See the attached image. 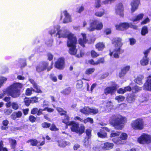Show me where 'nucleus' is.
Listing matches in <instances>:
<instances>
[{"instance_id": "62", "label": "nucleus", "mask_w": 151, "mask_h": 151, "mask_svg": "<svg viewBox=\"0 0 151 151\" xmlns=\"http://www.w3.org/2000/svg\"><path fill=\"white\" fill-rule=\"evenodd\" d=\"M29 119L30 122H33L35 121L36 118L33 116L31 115L29 117Z\"/></svg>"}, {"instance_id": "59", "label": "nucleus", "mask_w": 151, "mask_h": 151, "mask_svg": "<svg viewBox=\"0 0 151 151\" xmlns=\"http://www.w3.org/2000/svg\"><path fill=\"white\" fill-rule=\"evenodd\" d=\"M104 58H101L98 59L96 62V65H98L100 63H103L104 62Z\"/></svg>"}, {"instance_id": "56", "label": "nucleus", "mask_w": 151, "mask_h": 151, "mask_svg": "<svg viewBox=\"0 0 151 151\" xmlns=\"http://www.w3.org/2000/svg\"><path fill=\"white\" fill-rule=\"evenodd\" d=\"M91 54L92 57L93 58H96L99 56V54H98L94 50H92L91 52Z\"/></svg>"}, {"instance_id": "4", "label": "nucleus", "mask_w": 151, "mask_h": 151, "mask_svg": "<svg viewBox=\"0 0 151 151\" xmlns=\"http://www.w3.org/2000/svg\"><path fill=\"white\" fill-rule=\"evenodd\" d=\"M121 41L122 39L120 38L116 37L113 39L112 42L115 46V48L112 52L110 51V55L111 56L113 55L114 58H118L119 55L124 52V50L121 48L122 45Z\"/></svg>"}, {"instance_id": "44", "label": "nucleus", "mask_w": 151, "mask_h": 151, "mask_svg": "<svg viewBox=\"0 0 151 151\" xmlns=\"http://www.w3.org/2000/svg\"><path fill=\"white\" fill-rule=\"evenodd\" d=\"M83 86V82L81 80H79L77 82L76 87L78 89L81 88Z\"/></svg>"}, {"instance_id": "63", "label": "nucleus", "mask_w": 151, "mask_h": 151, "mask_svg": "<svg viewBox=\"0 0 151 151\" xmlns=\"http://www.w3.org/2000/svg\"><path fill=\"white\" fill-rule=\"evenodd\" d=\"M31 103H34L37 101L38 99L36 97H34L30 99Z\"/></svg>"}, {"instance_id": "50", "label": "nucleus", "mask_w": 151, "mask_h": 151, "mask_svg": "<svg viewBox=\"0 0 151 151\" xmlns=\"http://www.w3.org/2000/svg\"><path fill=\"white\" fill-rule=\"evenodd\" d=\"M91 131L90 129H87L86 131V135L88 137V138H90L91 137Z\"/></svg>"}, {"instance_id": "51", "label": "nucleus", "mask_w": 151, "mask_h": 151, "mask_svg": "<svg viewBox=\"0 0 151 151\" xmlns=\"http://www.w3.org/2000/svg\"><path fill=\"white\" fill-rule=\"evenodd\" d=\"M12 112V110L11 109H5L4 111V113L6 115H10Z\"/></svg>"}, {"instance_id": "54", "label": "nucleus", "mask_w": 151, "mask_h": 151, "mask_svg": "<svg viewBox=\"0 0 151 151\" xmlns=\"http://www.w3.org/2000/svg\"><path fill=\"white\" fill-rule=\"evenodd\" d=\"M25 104L27 106H28L31 103L30 99L25 98L24 99Z\"/></svg>"}, {"instance_id": "31", "label": "nucleus", "mask_w": 151, "mask_h": 151, "mask_svg": "<svg viewBox=\"0 0 151 151\" xmlns=\"http://www.w3.org/2000/svg\"><path fill=\"white\" fill-rule=\"evenodd\" d=\"M144 16L143 14H138L137 16L133 18L132 20L133 22H135L139 21V20L142 19Z\"/></svg>"}, {"instance_id": "1", "label": "nucleus", "mask_w": 151, "mask_h": 151, "mask_svg": "<svg viewBox=\"0 0 151 151\" xmlns=\"http://www.w3.org/2000/svg\"><path fill=\"white\" fill-rule=\"evenodd\" d=\"M60 26L59 25H55L49 31V32L52 36L54 35V36L58 37L59 38H65L67 37L68 40L67 45L68 47H70L69 53L71 55H75L77 52L76 47L77 42L75 36L74 35L70 33L67 29L62 28L60 29Z\"/></svg>"}, {"instance_id": "28", "label": "nucleus", "mask_w": 151, "mask_h": 151, "mask_svg": "<svg viewBox=\"0 0 151 151\" xmlns=\"http://www.w3.org/2000/svg\"><path fill=\"white\" fill-rule=\"evenodd\" d=\"M105 45L102 42H99L96 45V48L99 51L102 50L104 48Z\"/></svg>"}, {"instance_id": "47", "label": "nucleus", "mask_w": 151, "mask_h": 151, "mask_svg": "<svg viewBox=\"0 0 151 151\" xmlns=\"http://www.w3.org/2000/svg\"><path fill=\"white\" fill-rule=\"evenodd\" d=\"M95 69L94 68H92L87 69L86 71V74L89 75L91 74L94 72Z\"/></svg>"}, {"instance_id": "16", "label": "nucleus", "mask_w": 151, "mask_h": 151, "mask_svg": "<svg viewBox=\"0 0 151 151\" xmlns=\"http://www.w3.org/2000/svg\"><path fill=\"white\" fill-rule=\"evenodd\" d=\"M64 18L63 21L64 23H67L71 22L72 21L71 16L66 10L63 12Z\"/></svg>"}, {"instance_id": "40", "label": "nucleus", "mask_w": 151, "mask_h": 151, "mask_svg": "<svg viewBox=\"0 0 151 151\" xmlns=\"http://www.w3.org/2000/svg\"><path fill=\"white\" fill-rule=\"evenodd\" d=\"M148 32V30L147 27L144 26L142 28L141 30V34L142 35H145Z\"/></svg>"}, {"instance_id": "3", "label": "nucleus", "mask_w": 151, "mask_h": 151, "mask_svg": "<svg viewBox=\"0 0 151 151\" xmlns=\"http://www.w3.org/2000/svg\"><path fill=\"white\" fill-rule=\"evenodd\" d=\"M126 118L120 115L116 114L112 115L110 117V124L118 129H121L123 126L121 125L126 122Z\"/></svg>"}, {"instance_id": "20", "label": "nucleus", "mask_w": 151, "mask_h": 151, "mask_svg": "<svg viewBox=\"0 0 151 151\" xmlns=\"http://www.w3.org/2000/svg\"><path fill=\"white\" fill-rule=\"evenodd\" d=\"M82 39L80 38L78 40L79 43L82 46H84V44L87 42V40L86 39V35L85 33H82L81 34Z\"/></svg>"}, {"instance_id": "64", "label": "nucleus", "mask_w": 151, "mask_h": 151, "mask_svg": "<svg viewBox=\"0 0 151 151\" xmlns=\"http://www.w3.org/2000/svg\"><path fill=\"white\" fill-rule=\"evenodd\" d=\"M38 111V109L37 108H34L32 110L31 113L32 114H35L37 113Z\"/></svg>"}, {"instance_id": "34", "label": "nucleus", "mask_w": 151, "mask_h": 151, "mask_svg": "<svg viewBox=\"0 0 151 151\" xmlns=\"http://www.w3.org/2000/svg\"><path fill=\"white\" fill-rule=\"evenodd\" d=\"M135 99V96L132 94L129 95L127 97V101L129 103H131L134 101Z\"/></svg>"}, {"instance_id": "52", "label": "nucleus", "mask_w": 151, "mask_h": 151, "mask_svg": "<svg viewBox=\"0 0 151 151\" xmlns=\"http://www.w3.org/2000/svg\"><path fill=\"white\" fill-rule=\"evenodd\" d=\"M91 144V142L89 139L86 138L85 139V142L84 143V145L86 146H88L90 145Z\"/></svg>"}, {"instance_id": "49", "label": "nucleus", "mask_w": 151, "mask_h": 151, "mask_svg": "<svg viewBox=\"0 0 151 151\" xmlns=\"http://www.w3.org/2000/svg\"><path fill=\"white\" fill-rule=\"evenodd\" d=\"M12 107L13 109L16 110L18 109L19 105L17 102H13L12 104Z\"/></svg>"}, {"instance_id": "15", "label": "nucleus", "mask_w": 151, "mask_h": 151, "mask_svg": "<svg viewBox=\"0 0 151 151\" xmlns=\"http://www.w3.org/2000/svg\"><path fill=\"white\" fill-rule=\"evenodd\" d=\"M124 8L122 3L118 4L115 8V12L116 14L122 17L123 15Z\"/></svg>"}, {"instance_id": "24", "label": "nucleus", "mask_w": 151, "mask_h": 151, "mask_svg": "<svg viewBox=\"0 0 151 151\" xmlns=\"http://www.w3.org/2000/svg\"><path fill=\"white\" fill-rule=\"evenodd\" d=\"M58 146L61 147H65L66 145H69L70 144V143L68 142L61 140L58 141Z\"/></svg>"}, {"instance_id": "8", "label": "nucleus", "mask_w": 151, "mask_h": 151, "mask_svg": "<svg viewBox=\"0 0 151 151\" xmlns=\"http://www.w3.org/2000/svg\"><path fill=\"white\" fill-rule=\"evenodd\" d=\"M52 64L53 63H52L50 65H49L48 62H43L37 66L36 68V71L38 72H40L47 69V71H49L52 68Z\"/></svg>"}, {"instance_id": "22", "label": "nucleus", "mask_w": 151, "mask_h": 151, "mask_svg": "<svg viewBox=\"0 0 151 151\" xmlns=\"http://www.w3.org/2000/svg\"><path fill=\"white\" fill-rule=\"evenodd\" d=\"M22 115L21 111H18L13 113L11 116L13 120H15L17 118H21Z\"/></svg>"}, {"instance_id": "27", "label": "nucleus", "mask_w": 151, "mask_h": 151, "mask_svg": "<svg viewBox=\"0 0 151 151\" xmlns=\"http://www.w3.org/2000/svg\"><path fill=\"white\" fill-rule=\"evenodd\" d=\"M106 104V107L105 108L106 111H110L113 108L112 103L111 101H109Z\"/></svg>"}, {"instance_id": "32", "label": "nucleus", "mask_w": 151, "mask_h": 151, "mask_svg": "<svg viewBox=\"0 0 151 151\" xmlns=\"http://www.w3.org/2000/svg\"><path fill=\"white\" fill-rule=\"evenodd\" d=\"M76 11L77 12L81 13L84 9V7L82 5H77L76 6Z\"/></svg>"}, {"instance_id": "2", "label": "nucleus", "mask_w": 151, "mask_h": 151, "mask_svg": "<svg viewBox=\"0 0 151 151\" xmlns=\"http://www.w3.org/2000/svg\"><path fill=\"white\" fill-rule=\"evenodd\" d=\"M22 84L19 83H13L3 91V94H0V98H1L6 94L8 95L13 98L18 97L20 94L19 91L22 87Z\"/></svg>"}, {"instance_id": "5", "label": "nucleus", "mask_w": 151, "mask_h": 151, "mask_svg": "<svg viewBox=\"0 0 151 151\" xmlns=\"http://www.w3.org/2000/svg\"><path fill=\"white\" fill-rule=\"evenodd\" d=\"M90 27L88 28L89 31H92L96 29L98 30L101 29L103 25L101 22L97 20H91L90 21Z\"/></svg>"}, {"instance_id": "42", "label": "nucleus", "mask_w": 151, "mask_h": 151, "mask_svg": "<svg viewBox=\"0 0 151 151\" xmlns=\"http://www.w3.org/2000/svg\"><path fill=\"white\" fill-rule=\"evenodd\" d=\"M7 80V78L4 77H0V88L3 86V84Z\"/></svg>"}, {"instance_id": "57", "label": "nucleus", "mask_w": 151, "mask_h": 151, "mask_svg": "<svg viewBox=\"0 0 151 151\" xmlns=\"http://www.w3.org/2000/svg\"><path fill=\"white\" fill-rule=\"evenodd\" d=\"M50 124L47 122H44L42 124V126L43 128H48L50 127Z\"/></svg>"}, {"instance_id": "55", "label": "nucleus", "mask_w": 151, "mask_h": 151, "mask_svg": "<svg viewBox=\"0 0 151 151\" xmlns=\"http://www.w3.org/2000/svg\"><path fill=\"white\" fill-rule=\"evenodd\" d=\"M101 6V0H96L95 4V7L99 8Z\"/></svg>"}, {"instance_id": "13", "label": "nucleus", "mask_w": 151, "mask_h": 151, "mask_svg": "<svg viewBox=\"0 0 151 151\" xmlns=\"http://www.w3.org/2000/svg\"><path fill=\"white\" fill-rule=\"evenodd\" d=\"M143 88L145 90L151 92V75L147 77Z\"/></svg>"}, {"instance_id": "10", "label": "nucleus", "mask_w": 151, "mask_h": 151, "mask_svg": "<svg viewBox=\"0 0 151 151\" xmlns=\"http://www.w3.org/2000/svg\"><path fill=\"white\" fill-rule=\"evenodd\" d=\"M127 137V135L125 133H122L119 138H114L112 139V141L115 143L117 144H122L125 143V140H126Z\"/></svg>"}, {"instance_id": "29", "label": "nucleus", "mask_w": 151, "mask_h": 151, "mask_svg": "<svg viewBox=\"0 0 151 151\" xmlns=\"http://www.w3.org/2000/svg\"><path fill=\"white\" fill-rule=\"evenodd\" d=\"M9 121L7 120L3 121L2 122L3 125L1 127V129L3 130L7 129L8 128V124Z\"/></svg>"}, {"instance_id": "23", "label": "nucleus", "mask_w": 151, "mask_h": 151, "mask_svg": "<svg viewBox=\"0 0 151 151\" xmlns=\"http://www.w3.org/2000/svg\"><path fill=\"white\" fill-rule=\"evenodd\" d=\"M114 144L112 143L107 142L104 143L102 147L105 150H109L112 148Z\"/></svg>"}, {"instance_id": "37", "label": "nucleus", "mask_w": 151, "mask_h": 151, "mask_svg": "<svg viewBox=\"0 0 151 151\" xmlns=\"http://www.w3.org/2000/svg\"><path fill=\"white\" fill-rule=\"evenodd\" d=\"M9 140L12 148H14L16 145V141L14 139H12L11 138H9Z\"/></svg>"}, {"instance_id": "30", "label": "nucleus", "mask_w": 151, "mask_h": 151, "mask_svg": "<svg viewBox=\"0 0 151 151\" xmlns=\"http://www.w3.org/2000/svg\"><path fill=\"white\" fill-rule=\"evenodd\" d=\"M97 135L99 137L104 138L106 136L107 134L102 129H101L100 131L98 132Z\"/></svg>"}, {"instance_id": "33", "label": "nucleus", "mask_w": 151, "mask_h": 151, "mask_svg": "<svg viewBox=\"0 0 151 151\" xmlns=\"http://www.w3.org/2000/svg\"><path fill=\"white\" fill-rule=\"evenodd\" d=\"M143 78L144 77L142 75H139L135 80V82L139 85L142 84V80L143 79Z\"/></svg>"}, {"instance_id": "19", "label": "nucleus", "mask_w": 151, "mask_h": 151, "mask_svg": "<svg viewBox=\"0 0 151 151\" xmlns=\"http://www.w3.org/2000/svg\"><path fill=\"white\" fill-rule=\"evenodd\" d=\"M139 2V0H133L132 2L131 5L132 12H134L137 9Z\"/></svg>"}, {"instance_id": "26", "label": "nucleus", "mask_w": 151, "mask_h": 151, "mask_svg": "<svg viewBox=\"0 0 151 151\" xmlns=\"http://www.w3.org/2000/svg\"><path fill=\"white\" fill-rule=\"evenodd\" d=\"M130 85L133 86V87H132V92L134 93H135L140 91L142 89L141 87H139L138 86H136L135 83L131 84Z\"/></svg>"}, {"instance_id": "25", "label": "nucleus", "mask_w": 151, "mask_h": 151, "mask_svg": "<svg viewBox=\"0 0 151 151\" xmlns=\"http://www.w3.org/2000/svg\"><path fill=\"white\" fill-rule=\"evenodd\" d=\"M149 62V59L147 57H144L140 61V63L142 66L147 65Z\"/></svg>"}, {"instance_id": "39", "label": "nucleus", "mask_w": 151, "mask_h": 151, "mask_svg": "<svg viewBox=\"0 0 151 151\" xmlns=\"http://www.w3.org/2000/svg\"><path fill=\"white\" fill-rule=\"evenodd\" d=\"M74 119L75 120H79L82 122H83L85 124L86 123L88 122V118L86 119H83L78 116H76L75 117Z\"/></svg>"}, {"instance_id": "14", "label": "nucleus", "mask_w": 151, "mask_h": 151, "mask_svg": "<svg viewBox=\"0 0 151 151\" xmlns=\"http://www.w3.org/2000/svg\"><path fill=\"white\" fill-rule=\"evenodd\" d=\"M116 89V85L114 84L112 86L107 87L104 90V93L106 95L109 94H113L115 92Z\"/></svg>"}, {"instance_id": "35", "label": "nucleus", "mask_w": 151, "mask_h": 151, "mask_svg": "<svg viewBox=\"0 0 151 151\" xmlns=\"http://www.w3.org/2000/svg\"><path fill=\"white\" fill-rule=\"evenodd\" d=\"M71 88L70 87L66 88L61 91V93L65 95H68L71 92Z\"/></svg>"}, {"instance_id": "58", "label": "nucleus", "mask_w": 151, "mask_h": 151, "mask_svg": "<svg viewBox=\"0 0 151 151\" xmlns=\"http://www.w3.org/2000/svg\"><path fill=\"white\" fill-rule=\"evenodd\" d=\"M150 21V20L148 17L146 18L145 20H143L141 23V24H146Z\"/></svg>"}, {"instance_id": "11", "label": "nucleus", "mask_w": 151, "mask_h": 151, "mask_svg": "<svg viewBox=\"0 0 151 151\" xmlns=\"http://www.w3.org/2000/svg\"><path fill=\"white\" fill-rule=\"evenodd\" d=\"M115 27L116 29L121 30H124V29H127L129 27L134 29H137V26L128 23H122L118 25H116Z\"/></svg>"}, {"instance_id": "7", "label": "nucleus", "mask_w": 151, "mask_h": 151, "mask_svg": "<svg viewBox=\"0 0 151 151\" xmlns=\"http://www.w3.org/2000/svg\"><path fill=\"white\" fill-rule=\"evenodd\" d=\"M131 126L134 129L141 130L144 128V123L142 119H137L132 121L131 123Z\"/></svg>"}, {"instance_id": "18", "label": "nucleus", "mask_w": 151, "mask_h": 151, "mask_svg": "<svg viewBox=\"0 0 151 151\" xmlns=\"http://www.w3.org/2000/svg\"><path fill=\"white\" fill-rule=\"evenodd\" d=\"M130 66L129 65H127L124 67L121 70V71L119 73V76L120 78H122L129 71Z\"/></svg>"}, {"instance_id": "21", "label": "nucleus", "mask_w": 151, "mask_h": 151, "mask_svg": "<svg viewBox=\"0 0 151 151\" xmlns=\"http://www.w3.org/2000/svg\"><path fill=\"white\" fill-rule=\"evenodd\" d=\"M29 81L32 84L34 90H33V91H35L37 93H41L42 92L40 87L38 86L36 83H35L34 81L32 79L29 80Z\"/></svg>"}, {"instance_id": "53", "label": "nucleus", "mask_w": 151, "mask_h": 151, "mask_svg": "<svg viewBox=\"0 0 151 151\" xmlns=\"http://www.w3.org/2000/svg\"><path fill=\"white\" fill-rule=\"evenodd\" d=\"M115 0H105L103 1L102 3L104 4H111L114 2Z\"/></svg>"}, {"instance_id": "46", "label": "nucleus", "mask_w": 151, "mask_h": 151, "mask_svg": "<svg viewBox=\"0 0 151 151\" xmlns=\"http://www.w3.org/2000/svg\"><path fill=\"white\" fill-rule=\"evenodd\" d=\"M35 88L33 89L32 88L31 89L27 88L26 90V94L27 95L29 96L32 93V92H35V91H33V90H34Z\"/></svg>"}, {"instance_id": "38", "label": "nucleus", "mask_w": 151, "mask_h": 151, "mask_svg": "<svg viewBox=\"0 0 151 151\" xmlns=\"http://www.w3.org/2000/svg\"><path fill=\"white\" fill-rule=\"evenodd\" d=\"M120 134V132H115L114 131L111 132L110 134V137H115L118 136Z\"/></svg>"}, {"instance_id": "60", "label": "nucleus", "mask_w": 151, "mask_h": 151, "mask_svg": "<svg viewBox=\"0 0 151 151\" xmlns=\"http://www.w3.org/2000/svg\"><path fill=\"white\" fill-rule=\"evenodd\" d=\"M50 130L52 131H58V129L57 128L56 126L54 124H52L50 128Z\"/></svg>"}, {"instance_id": "48", "label": "nucleus", "mask_w": 151, "mask_h": 151, "mask_svg": "<svg viewBox=\"0 0 151 151\" xmlns=\"http://www.w3.org/2000/svg\"><path fill=\"white\" fill-rule=\"evenodd\" d=\"M104 10L101 11H98L95 12V15L98 17H101L104 14Z\"/></svg>"}, {"instance_id": "12", "label": "nucleus", "mask_w": 151, "mask_h": 151, "mask_svg": "<svg viewBox=\"0 0 151 151\" xmlns=\"http://www.w3.org/2000/svg\"><path fill=\"white\" fill-rule=\"evenodd\" d=\"M80 111L83 114H95L98 113V109L96 108L91 109L88 107H85L80 110Z\"/></svg>"}, {"instance_id": "61", "label": "nucleus", "mask_w": 151, "mask_h": 151, "mask_svg": "<svg viewBox=\"0 0 151 151\" xmlns=\"http://www.w3.org/2000/svg\"><path fill=\"white\" fill-rule=\"evenodd\" d=\"M46 110V108H44L43 109H38V111L37 113V115L38 116H40L42 114L43 111Z\"/></svg>"}, {"instance_id": "41", "label": "nucleus", "mask_w": 151, "mask_h": 151, "mask_svg": "<svg viewBox=\"0 0 151 151\" xmlns=\"http://www.w3.org/2000/svg\"><path fill=\"white\" fill-rule=\"evenodd\" d=\"M56 109L61 115H65V113L67 112L66 111L64 110L61 108L58 107Z\"/></svg>"}, {"instance_id": "17", "label": "nucleus", "mask_w": 151, "mask_h": 151, "mask_svg": "<svg viewBox=\"0 0 151 151\" xmlns=\"http://www.w3.org/2000/svg\"><path fill=\"white\" fill-rule=\"evenodd\" d=\"M64 59L63 58H59L55 63V67L59 69H62L64 67Z\"/></svg>"}, {"instance_id": "36", "label": "nucleus", "mask_w": 151, "mask_h": 151, "mask_svg": "<svg viewBox=\"0 0 151 151\" xmlns=\"http://www.w3.org/2000/svg\"><path fill=\"white\" fill-rule=\"evenodd\" d=\"M69 118L68 116L67 115H65L64 119H62V122L66 125H70V122H69Z\"/></svg>"}, {"instance_id": "6", "label": "nucleus", "mask_w": 151, "mask_h": 151, "mask_svg": "<svg viewBox=\"0 0 151 151\" xmlns=\"http://www.w3.org/2000/svg\"><path fill=\"white\" fill-rule=\"evenodd\" d=\"M71 125V129L72 131L81 134L83 133L85 130V127L83 125H81L79 126L78 124L74 121L70 122V124Z\"/></svg>"}, {"instance_id": "45", "label": "nucleus", "mask_w": 151, "mask_h": 151, "mask_svg": "<svg viewBox=\"0 0 151 151\" xmlns=\"http://www.w3.org/2000/svg\"><path fill=\"white\" fill-rule=\"evenodd\" d=\"M124 99L125 98L124 96L121 95L117 96L115 97V99L117 100L119 102L123 101Z\"/></svg>"}, {"instance_id": "43", "label": "nucleus", "mask_w": 151, "mask_h": 151, "mask_svg": "<svg viewBox=\"0 0 151 151\" xmlns=\"http://www.w3.org/2000/svg\"><path fill=\"white\" fill-rule=\"evenodd\" d=\"M30 142L31 145L33 146H35L38 143L37 141L35 139L29 140L27 141V142Z\"/></svg>"}, {"instance_id": "9", "label": "nucleus", "mask_w": 151, "mask_h": 151, "mask_svg": "<svg viewBox=\"0 0 151 151\" xmlns=\"http://www.w3.org/2000/svg\"><path fill=\"white\" fill-rule=\"evenodd\" d=\"M137 141L140 144H148L151 142V136L150 135L143 133L138 138Z\"/></svg>"}]
</instances>
